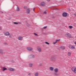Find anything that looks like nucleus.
<instances>
[{
	"label": "nucleus",
	"mask_w": 76,
	"mask_h": 76,
	"mask_svg": "<svg viewBox=\"0 0 76 76\" xmlns=\"http://www.w3.org/2000/svg\"><path fill=\"white\" fill-rule=\"evenodd\" d=\"M49 69L50 71H53L54 70V67H49Z\"/></svg>",
	"instance_id": "nucleus-11"
},
{
	"label": "nucleus",
	"mask_w": 76,
	"mask_h": 76,
	"mask_svg": "<svg viewBox=\"0 0 76 76\" xmlns=\"http://www.w3.org/2000/svg\"><path fill=\"white\" fill-rule=\"evenodd\" d=\"M54 10H57V8H54Z\"/></svg>",
	"instance_id": "nucleus-40"
},
{
	"label": "nucleus",
	"mask_w": 76,
	"mask_h": 76,
	"mask_svg": "<svg viewBox=\"0 0 76 76\" xmlns=\"http://www.w3.org/2000/svg\"><path fill=\"white\" fill-rule=\"evenodd\" d=\"M2 29V27H0V30H1Z\"/></svg>",
	"instance_id": "nucleus-38"
},
{
	"label": "nucleus",
	"mask_w": 76,
	"mask_h": 76,
	"mask_svg": "<svg viewBox=\"0 0 76 76\" xmlns=\"http://www.w3.org/2000/svg\"><path fill=\"white\" fill-rule=\"evenodd\" d=\"M72 49H75V47L74 46H72Z\"/></svg>",
	"instance_id": "nucleus-28"
},
{
	"label": "nucleus",
	"mask_w": 76,
	"mask_h": 76,
	"mask_svg": "<svg viewBox=\"0 0 76 76\" xmlns=\"http://www.w3.org/2000/svg\"><path fill=\"white\" fill-rule=\"evenodd\" d=\"M4 45H8V44H7V43H6V42L5 43H4Z\"/></svg>",
	"instance_id": "nucleus-30"
},
{
	"label": "nucleus",
	"mask_w": 76,
	"mask_h": 76,
	"mask_svg": "<svg viewBox=\"0 0 76 76\" xmlns=\"http://www.w3.org/2000/svg\"><path fill=\"white\" fill-rule=\"evenodd\" d=\"M2 12V13H3V12Z\"/></svg>",
	"instance_id": "nucleus-47"
},
{
	"label": "nucleus",
	"mask_w": 76,
	"mask_h": 76,
	"mask_svg": "<svg viewBox=\"0 0 76 76\" xmlns=\"http://www.w3.org/2000/svg\"><path fill=\"white\" fill-rule=\"evenodd\" d=\"M74 73H76V68H75L74 69Z\"/></svg>",
	"instance_id": "nucleus-29"
},
{
	"label": "nucleus",
	"mask_w": 76,
	"mask_h": 76,
	"mask_svg": "<svg viewBox=\"0 0 76 76\" xmlns=\"http://www.w3.org/2000/svg\"><path fill=\"white\" fill-rule=\"evenodd\" d=\"M0 54H2V55L4 54V52H3V50L2 49H0Z\"/></svg>",
	"instance_id": "nucleus-10"
},
{
	"label": "nucleus",
	"mask_w": 76,
	"mask_h": 76,
	"mask_svg": "<svg viewBox=\"0 0 76 76\" xmlns=\"http://www.w3.org/2000/svg\"><path fill=\"white\" fill-rule=\"evenodd\" d=\"M29 66L30 67H32V63L29 64Z\"/></svg>",
	"instance_id": "nucleus-19"
},
{
	"label": "nucleus",
	"mask_w": 76,
	"mask_h": 76,
	"mask_svg": "<svg viewBox=\"0 0 76 76\" xmlns=\"http://www.w3.org/2000/svg\"><path fill=\"white\" fill-rule=\"evenodd\" d=\"M4 35L6 36H9L10 35V33L8 31L4 33Z\"/></svg>",
	"instance_id": "nucleus-5"
},
{
	"label": "nucleus",
	"mask_w": 76,
	"mask_h": 76,
	"mask_svg": "<svg viewBox=\"0 0 76 76\" xmlns=\"http://www.w3.org/2000/svg\"><path fill=\"white\" fill-rule=\"evenodd\" d=\"M35 8H34V9H33V10H34V11H35Z\"/></svg>",
	"instance_id": "nucleus-43"
},
{
	"label": "nucleus",
	"mask_w": 76,
	"mask_h": 76,
	"mask_svg": "<svg viewBox=\"0 0 76 76\" xmlns=\"http://www.w3.org/2000/svg\"><path fill=\"white\" fill-rule=\"evenodd\" d=\"M69 28L70 29H72V28H73V26H69Z\"/></svg>",
	"instance_id": "nucleus-23"
},
{
	"label": "nucleus",
	"mask_w": 76,
	"mask_h": 76,
	"mask_svg": "<svg viewBox=\"0 0 76 76\" xmlns=\"http://www.w3.org/2000/svg\"><path fill=\"white\" fill-rule=\"evenodd\" d=\"M7 70V68L5 67H3V71H5V70Z\"/></svg>",
	"instance_id": "nucleus-16"
},
{
	"label": "nucleus",
	"mask_w": 76,
	"mask_h": 76,
	"mask_svg": "<svg viewBox=\"0 0 76 76\" xmlns=\"http://www.w3.org/2000/svg\"><path fill=\"white\" fill-rule=\"evenodd\" d=\"M69 48H72V46L71 45H69Z\"/></svg>",
	"instance_id": "nucleus-25"
},
{
	"label": "nucleus",
	"mask_w": 76,
	"mask_h": 76,
	"mask_svg": "<svg viewBox=\"0 0 76 76\" xmlns=\"http://www.w3.org/2000/svg\"><path fill=\"white\" fill-rule=\"evenodd\" d=\"M47 28V26H45L44 27H43V28L44 29H45L46 28Z\"/></svg>",
	"instance_id": "nucleus-36"
},
{
	"label": "nucleus",
	"mask_w": 76,
	"mask_h": 76,
	"mask_svg": "<svg viewBox=\"0 0 76 76\" xmlns=\"http://www.w3.org/2000/svg\"><path fill=\"white\" fill-rule=\"evenodd\" d=\"M31 58H35V56L34 55H32L31 56Z\"/></svg>",
	"instance_id": "nucleus-20"
},
{
	"label": "nucleus",
	"mask_w": 76,
	"mask_h": 76,
	"mask_svg": "<svg viewBox=\"0 0 76 76\" xmlns=\"http://www.w3.org/2000/svg\"><path fill=\"white\" fill-rule=\"evenodd\" d=\"M13 23H14V24H15V25H18V24H19V23L14 22Z\"/></svg>",
	"instance_id": "nucleus-18"
},
{
	"label": "nucleus",
	"mask_w": 76,
	"mask_h": 76,
	"mask_svg": "<svg viewBox=\"0 0 76 76\" xmlns=\"http://www.w3.org/2000/svg\"><path fill=\"white\" fill-rule=\"evenodd\" d=\"M60 48L61 49V50H64V49H65V47L64 46H61L60 47Z\"/></svg>",
	"instance_id": "nucleus-15"
},
{
	"label": "nucleus",
	"mask_w": 76,
	"mask_h": 76,
	"mask_svg": "<svg viewBox=\"0 0 76 76\" xmlns=\"http://www.w3.org/2000/svg\"><path fill=\"white\" fill-rule=\"evenodd\" d=\"M9 36V37L10 38L11 37H12V36L11 35H10Z\"/></svg>",
	"instance_id": "nucleus-42"
},
{
	"label": "nucleus",
	"mask_w": 76,
	"mask_h": 76,
	"mask_svg": "<svg viewBox=\"0 0 76 76\" xmlns=\"http://www.w3.org/2000/svg\"><path fill=\"white\" fill-rule=\"evenodd\" d=\"M74 15L75 16H76V13H75V14H74Z\"/></svg>",
	"instance_id": "nucleus-44"
},
{
	"label": "nucleus",
	"mask_w": 76,
	"mask_h": 76,
	"mask_svg": "<svg viewBox=\"0 0 76 76\" xmlns=\"http://www.w3.org/2000/svg\"><path fill=\"white\" fill-rule=\"evenodd\" d=\"M45 43L46 44H47L48 45H50V43L47 42H45Z\"/></svg>",
	"instance_id": "nucleus-26"
},
{
	"label": "nucleus",
	"mask_w": 76,
	"mask_h": 76,
	"mask_svg": "<svg viewBox=\"0 0 76 76\" xmlns=\"http://www.w3.org/2000/svg\"><path fill=\"white\" fill-rule=\"evenodd\" d=\"M71 70H72V71H73V72H74V70H75V68H73V67H72L71 69Z\"/></svg>",
	"instance_id": "nucleus-27"
},
{
	"label": "nucleus",
	"mask_w": 76,
	"mask_h": 76,
	"mask_svg": "<svg viewBox=\"0 0 76 76\" xmlns=\"http://www.w3.org/2000/svg\"><path fill=\"white\" fill-rule=\"evenodd\" d=\"M60 41V39H57L56 40V42H57V41Z\"/></svg>",
	"instance_id": "nucleus-34"
},
{
	"label": "nucleus",
	"mask_w": 76,
	"mask_h": 76,
	"mask_svg": "<svg viewBox=\"0 0 76 76\" xmlns=\"http://www.w3.org/2000/svg\"><path fill=\"white\" fill-rule=\"evenodd\" d=\"M67 16H69V14H68V13H67Z\"/></svg>",
	"instance_id": "nucleus-41"
},
{
	"label": "nucleus",
	"mask_w": 76,
	"mask_h": 76,
	"mask_svg": "<svg viewBox=\"0 0 76 76\" xmlns=\"http://www.w3.org/2000/svg\"><path fill=\"white\" fill-rule=\"evenodd\" d=\"M50 58L53 61H56V58L55 56H50Z\"/></svg>",
	"instance_id": "nucleus-1"
},
{
	"label": "nucleus",
	"mask_w": 76,
	"mask_h": 76,
	"mask_svg": "<svg viewBox=\"0 0 76 76\" xmlns=\"http://www.w3.org/2000/svg\"><path fill=\"white\" fill-rule=\"evenodd\" d=\"M26 49L27 50H28V51H31L33 50V48L30 47H27Z\"/></svg>",
	"instance_id": "nucleus-2"
},
{
	"label": "nucleus",
	"mask_w": 76,
	"mask_h": 76,
	"mask_svg": "<svg viewBox=\"0 0 76 76\" xmlns=\"http://www.w3.org/2000/svg\"><path fill=\"white\" fill-rule=\"evenodd\" d=\"M48 1H50V0H47Z\"/></svg>",
	"instance_id": "nucleus-45"
},
{
	"label": "nucleus",
	"mask_w": 76,
	"mask_h": 76,
	"mask_svg": "<svg viewBox=\"0 0 76 76\" xmlns=\"http://www.w3.org/2000/svg\"><path fill=\"white\" fill-rule=\"evenodd\" d=\"M34 75L35 76H38L39 75V74L38 73V72H35L34 74Z\"/></svg>",
	"instance_id": "nucleus-13"
},
{
	"label": "nucleus",
	"mask_w": 76,
	"mask_h": 76,
	"mask_svg": "<svg viewBox=\"0 0 76 76\" xmlns=\"http://www.w3.org/2000/svg\"><path fill=\"white\" fill-rule=\"evenodd\" d=\"M57 72H55L54 74V75L55 76H57L58 75V74H57Z\"/></svg>",
	"instance_id": "nucleus-24"
},
{
	"label": "nucleus",
	"mask_w": 76,
	"mask_h": 76,
	"mask_svg": "<svg viewBox=\"0 0 76 76\" xmlns=\"http://www.w3.org/2000/svg\"><path fill=\"white\" fill-rule=\"evenodd\" d=\"M67 38H72V36L71 35V34L70 33H67Z\"/></svg>",
	"instance_id": "nucleus-4"
},
{
	"label": "nucleus",
	"mask_w": 76,
	"mask_h": 76,
	"mask_svg": "<svg viewBox=\"0 0 76 76\" xmlns=\"http://www.w3.org/2000/svg\"><path fill=\"white\" fill-rule=\"evenodd\" d=\"M30 9L29 8H28L26 10V12L28 14H29V13H30Z\"/></svg>",
	"instance_id": "nucleus-9"
},
{
	"label": "nucleus",
	"mask_w": 76,
	"mask_h": 76,
	"mask_svg": "<svg viewBox=\"0 0 76 76\" xmlns=\"http://www.w3.org/2000/svg\"><path fill=\"white\" fill-rule=\"evenodd\" d=\"M20 10V9H19V7H17L16 9V10L17 11H19Z\"/></svg>",
	"instance_id": "nucleus-17"
},
{
	"label": "nucleus",
	"mask_w": 76,
	"mask_h": 76,
	"mask_svg": "<svg viewBox=\"0 0 76 76\" xmlns=\"http://www.w3.org/2000/svg\"><path fill=\"white\" fill-rule=\"evenodd\" d=\"M26 6H25L24 7V9H26Z\"/></svg>",
	"instance_id": "nucleus-39"
},
{
	"label": "nucleus",
	"mask_w": 76,
	"mask_h": 76,
	"mask_svg": "<svg viewBox=\"0 0 76 76\" xmlns=\"http://www.w3.org/2000/svg\"><path fill=\"white\" fill-rule=\"evenodd\" d=\"M18 40H19V41H22L23 40V37L20 36L18 37Z\"/></svg>",
	"instance_id": "nucleus-8"
},
{
	"label": "nucleus",
	"mask_w": 76,
	"mask_h": 76,
	"mask_svg": "<svg viewBox=\"0 0 76 76\" xmlns=\"http://www.w3.org/2000/svg\"><path fill=\"white\" fill-rule=\"evenodd\" d=\"M57 42H56V41H55V42H53V44H56V43H57Z\"/></svg>",
	"instance_id": "nucleus-32"
},
{
	"label": "nucleus",
	"mask_w": 76,
	"mask_h": 76,
	"mask_svg": "<svg viewBox=\"0 0 76 76\" xmlns=\"http://www.w3.org/2000/svg\"><path fill=\"white\" fill-rule=\"evenodd\" d=\"M28 76H31V73H29L28 74Z\"/></svg>",
	"instance_id": "nucleus-35"
},
{
	"label": "nucleus",
	"mask_w": 76,
	"mask_h": 76,
	"mask_svg": "<svg viewBox=\"0 0 76 76\" xmlns=\"http://www.w3.org/2000/svg\"><path fill=\"white\" fill-rule=\"evenodd\" d=\"M68 56H70V55H71V53L70 52H69L68 53Z\"/></svg>",
	"instance_id": "nucleus-22"
},
{
	"label": "nucleus",
	"mask_w": 76,
	"mask_h": 76,
	"mask_svg": "<svg viewBox=\"0 0 76 76\" xmlns=\"http://www.w3.org/2000/svg\"><path fill=\"white\" fill-rule=\"evenodd\" d=\"M68 12H70L71 11V10L70 9H68Z\"/></svg>",
	"instance_id": "nucleus-31"
},
{
	"label": "nucleus",
	"mask_w": 76,
	"mask_h": 76,
	"mask_svg": "<svg viewBox=\"0 0 76 76\" xmlns=\"http://www.w3.org/2000/svg\"><path fill=\"white\" fill-rule=\"evenodd\" d=\"M75 44H76V41H75Z\"/></svg>",
	"instance_id": "nucleus-46"
},
{
	"label": "nucleus",
	"mask_w": 76,
	"mask_h": 76,
	"mask_svg": "<svg viewBox=\"0 0 76 76\" xmlns=\"http://www.w3.org/2000/svg\"><path fill=\"white\" fill-rule=\"evenodd\" d=\"M43 13L44 14H46L47 13V12L45 11L43 12Z\"/></svg>",
	"instance_id": "nucleus-37"
},
{
	"label": "nucleus",
	"mask_w": 76,
	"mask_h": 76,
	"mask_svg": "<svg viewBox=\"0 0 76 76\" xmlns=\"http://www.w3.org/2000/svg\"><path fill=\"white\" fill-rule=\"evenodd\" d=\"M62 16L63 17H66V16H67V13L66 12H63L62 14Z\"/></svg>",
	"instance_id": "nucleus-6"
},
{
	"label": "nucleus",
	"mask_w": 76,
	"mask_h": 76,
	"mask_svg": "<svg viewBox=\"0 0 76 76\" xmlns=\"http://www.w3.org/2000/svg\"><path fill=\"white\" fill-rule=\"evenodd\" d=\"M42 63H41L39 65V66H42Z\"/></svg>",
	"instance_id": "nucleus-21"
},
{
	"label": "nucleus",
	"mask_w": 76,
	"mask_h": 76,
	"mask_svg": "<svg viewBox=\"0 0 76 76\" xmlns=\"http://www.w3.org/2000/svg\"><path fill=\"white\" fill-rule=\"evenodd\" d=\"M37 51L39 53H41V52L42 50L41 48L39 47H37Z\"/></svg>",
	"instance_id": "nucleus-3"
},
{
	"label": "nucleus",
	"mask_w": 76,
	"mask_h": 76,
	"mask_svg": "<svg viewBox=\"0 0 76 76\" xmlns=\"http://www.w3.org/2000/svg\"><path fill=\"white\" fill-rule=\"evenodd\" d=\"M9 70L10 71H15V69L11 68H10L9 69Z\"/></svg>",
	"instance_id": "nucleus-14"
},
{
	"label": "nucleus",
	"mask_w": 76,
	"mask_h": 76,
	"mask_svg": "<svg viewBox=\"0 0 76 76\" xmlns=\"http://www.w3.org/2000/svg\"><path fill=\"white\" fill-rule=\"evenodd\" d=\"M54 71L55 73H58V68H55L54 69Z\"/></svg>",
	"instance_id": "nucleus-7"
},
{
	"label": "nucleus",
	"mask_w": 76,
	"mask_h": 76,
	"mask_svg": "<svg viewBox=\"0 0 76 76\" xmlns=\"http://www.w3.org/2000/svg\"><path fill=\"white\" fill-rule=\"evenodd\" d=\"M40 5H41V6H44L45 5V3L44 2H42L40 4Z\"/></svg>",
	"instance_id": "nucleus-12"
},
{
	"label": "nucleus",
	"mask_w": 76,
	"mask_h": 76,
	"mask_svg": "<svg viewBox=\"0 0 76 76\" xmlns=\"http://www.w3.org/2000/svg\"><path fill=\"white\" fill-rule=\"evenodd\" d=\"M34 34L36 36H38L37 34H36L35 33H34Z\"/></svg>",
	"instance_id": "nucleus-33"
}]
</instances>
